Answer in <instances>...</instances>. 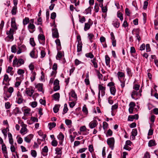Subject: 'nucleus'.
Listing matches in <instances>:
<instances>
[{
    "label": "nucleus",
    "mask_w": 158,
    "mask_h": 158,
    "mask_svg": "<svg viewBox=\"0 0 158 158\" xmlns=\"http://www.w3.org/2000/svg\"><path fill=\"white\" fill-rule=\"evenodd\" d=\"M33 137V135L32 134H30L24 138V140L26 142L29 143Z\"/></svg>",
    "instance_id": "obj_9"
},
{
    "label": "nucleus",
    "mask_w": 158,
    "mask_h": 158,
    "mask_svg": "<svg viewBox=\"0 0 158 158\" xmlns=\"http://www.w3.org/2000/svg\"><path fill=\"white\" fill-rule=\"evenodd\" d=\"M23 99L22 98L19 97L17 98V100L16 102L19 104H20L23 102Z\"/></svg>",
    "instance_id": "obj_39"
},
{
    "label": "nucleus",
    "mask_w": 158,
    "mask_h": 158,
    "mask_svg": "<svg viewBox=\"0 0 158 158\" xmlns=\"http://www.w3.org/2000/svg\"><path fill=\"white\" fill-rule=\"evenodd\" d=\"M142 92V90H140L139 92H137L136 91L133 90L131 94V98L134 99H135L134 97V96L135 95H136V96H141V92Z\"/></svg>",
    "instance_id": "obj_6"
},
{
    "label": "nucleus",
    "mask_w": 158,
    "mask_h": 158,
    "mask_svg": "<svg viewBox=\"0 0 158 158\" xmlns=\"http://www.w3.org/2000/svg\"><path fill=\"white\" fill-rule=\"evenodd\" d=\"M30 43L32 47L35 46L36 45L33 38H31L30 39Z\"/></svg>",
    "instance_id": "obj_35"
},
{
    "label": "nucleus",
    "mask_w": 158,
    "mask_h": 158,
    "mask_svg": "<svg viewBox=\"0 0 158 158\" xmlns=\"http://www.w3.org/2000/svg\"><path fill=\"white\" fill-rule=\"evenodd\" d=\"M139 30L138 28H134L132 31V34L134 35L135 34H136V33Z\"/></svg>",
    "instance_id": "obj_56"
},
{
    "label": "nucleus",
    "mask_w": 158,
    "mask_h": 158,
    "mask_svg": "<svg viewBox=\"0 0 158 158\" xmlns=\"http://www.w3.org/2000/svg\"><path fill=\"white\" fill-rule=\"evenodd\" d=\"M117 17H118L120 19V20L121 21H122L123 20V15L121 12L118 13Z\"/></svg>",
    "instance_id": "obj_50"
},
{
    "label": "nucleus",
    "mask_w": 158,
    "mask_h": 158,
    "mask_svg": "<svg viewBox=\"0 0 158 158\" xmlns=\"http://www.w3.org/2000/svg\"><path fill=\"white\" fill-rule=\"evenodd\" d=\"M43 85L42 83H38L35 86V87L38 89V91L43 92Z\"/></svg>",
    "instance_id": "obj_15"
},
{
    "label": "nucleus",
    "mask_w": 158,
    "mask_h": 158,
    "mask_svg": "<svg viewBox=\"0 0 158 158\" xmlns=\"http://www.w3.org/2000/svg\"><path fill=\"white\" fill-rule=\"evenodd\" d=\"M60 106V105H56L53 108L54 112L56 113H57L59 110V108Z\"/></svg>",
    "instance_id": "obj_24"
},
{
    "label": "nucleus",
    "mask_w": 158,
    "mask_h": 158,
    "mask_svg": "<svg viewBox=\"0 0 158 158\" xmlns=\"http://www.w3.org/2000/svg\"><path fill=\"white\" fill-rule=\"evenodd\" d=\"M99 91H102L106 90V87L102 86L101 85H98Z\"/></svg>",
    "instance_id": "obj_47"
},
{
    "label": "nucleus",
    "mask_w": 158,
    "mask_h": 158,
    "mask_svg": "<svg viewBox=\"0 0 158 158\" xmlns=\"http://www.w3.org/2000/svg\"><path fill=\"white\" fill-rule=\"evenodd\" d=\"M5 106L6 109H10L11 107V105L10 104V102H7L5 103Z\"/></svg>",
    "instance_id": "obj_41"
},
{
    "label": "nucleus",
    "mask_w": 158,
    "mask_h": 158,
    "mask_svg": "<svg viewBox=\"0 0 158 158\" xmlns=\"http://www.w3.org/2000/svg\"><path fill=\"white\" fill-rule=\"evenodd\" d=\"M24 63V61L23 59L22 58L18 59L17 58L15 57L13 61V66L14 67H18L23 64Z\"/></svg>",
    "instance_id": "obj_1"
},
{
    "label": "nucleus",
    "mask_w": 158,
    "mask_h": 158,
    "mask_svg": "<svg viewBox=\"0 0 158 158\" xmlns=\"http://www.w3.org/2000/svg\"><path fill=\"white\" fill-rule=\"evenodd\" d=\"M91 26V25L89 24V23H85V26L84 27V30L85 31H86L89 29Z\"/></svg>",
    "instance_id": "obj_26"
},
{
    "label": "nucleus",
    "mask_w": 158,
    "mask_h": 158,
    "mask_svg": "<svg viewBox=\"0 0 158 158\" xmlns=\"http://www.w3.org/2000/svg\"><path fill=\"white\" fill-rule=\"evenodd\" d=\"M15 30L12 28H10L9 31H6V34L7 36L5 38V40L9 38L10 40H14L13 34Z\"/></svg>",
    "instance_id": "obj_2"
},
{
    "label": "nucleus",
    "mask_w": 158,
    "mask_h": 158,
    "mask_svg": "<svg viewBox=\"0 0 158 158\" xmlns=\"http://www.w3.org/2000/svg\"><path fill=\"white\" fill-rule=\"evenodd\" d=\"M112 24L114 27L118 28L119 26L120 23L118 19H115L113 22Z\"/></svg>",
    "instance_id": "obj_12"
},
{
    "label": "nucleus",
    "mask_w": 158,
    "mask_h": 158,
    "mask_svg": "<svg viewBox=\"0 0 158 158\" xmlns=\"http://www.w3.org/2000/svg\"><path fill=\"white\" fill-rule=\"evenodd\" d=\"M38 39L44 42L45 40V37L42 34L39 35L38 36Z\"/></svg>",
    "instance_id": "obj_32"
},
{
    "label": "nucleus",
    "mask_w": 158,
    "mask_h": 158,
    "mask_svg": "<svg viewBox=\"0 0 158 158\" xmlns=\"http://www.w3.org/2000/svg\"><path fill=\"white\" fill-rule=\"evenodd\" d=\"M46 53L44 50H42L41 52V56L40 58H43L45 56Z\"/></svg>",
    "instance_id": "obj_63"
},
{
    "label": "nucleus",
    "mask_w": 158,
    "mask_h": 158,
    "mask_svg": "<svg viewBox=\"0 0 158 158\" xmlns=\"http://www.w3.org/2000/svg\"><path fill=\"white\" fill-rule=\"evenodd\" d=\"M2 133L3 134L5 138H6L7 137V131L6 130V129H4L2 130Z\"/></svg>",
    "instance_id": "obj_55"
},
{
    "label": "nucleus",
    "mask_w": 158,
    "mask_h": 158,
    "mask_svg": "<svg viewBox=\"0 0 158 158\" xmlns=\"http://www.w3.org/2000/svg\"><path fill=\"white\" fill-rule=\"evenodd\" d=\"M85 56L86 57L90 59H92L94 57V55L91 52L85 54Z\"/></svg>",
    "instance_id": "obj_31"
},
{
    "label": "nucleus",
    "mask_w": 158,
    "mask_h": 158,
    "mask_svg": "<svg viewBox=\"0 0 158 158\" xmlns=\"http://www.w3.org/2000/svg\"><path fill=\"white\" fill-rule=\"evenodd\" d=\"M35 51L32 50L30 53V56L32 58H36L37 57V56L35 55Z\"/></svg>",
    "instance_id": "obj_25"
},
{
    "label": "nucleus",
    "mask_w": 158,
    "mask_h": 158,
    "mask_svg": "<svg viewBox=\"0 0 158 158\" xmlns=\"http://www.w3.org/2000/svg\"><path fill=\"white\" fill-rule=\"evenodd\" d=\"M119 81L121 83V87L123 88L125 86V80H124V79H123V81L121 80V79H119Z\"/></svg>",
    "instance_id": "obj_42"
},
{
    "label": "nucleus",
    "mask_w": 158,
    "mask_h": 158,
    "mask_svg": "<svg viewBox=\"0 0 158 158\" xmlns=\"http://www.w3.org/2000/svg\"><path fill=\"white\" fill-rule=\"evenodd\" d=\"M25 91L27 96L31 97L34 92V90L32 87L30 86L28 88H26Z\"/></svg>",
    "instance_id": "obj_4"
},
{
    "label": "nucleus",
    "mask_w": 158,
    "mask_h": 158,
    "mask_svg": "<svg viewBox=\"0 0 158 158\" xmlns=\"http://www.w3.org/2000/svg\"><path fill=\"white\" fill-rule=\"evenodd\" d=\"M91 8L90 7H89L88 8L86 9L85 10V12L86 14H88L91 13Z\"/></svg>",
    "instance_id": "obj_61"
},
{
    "label": "nucleus",
    "mask_w": 158,
    "mask_h": 158,
    "mask_svg": "<svg viewBox=\"0 0 158 158\" xmlns=\"http://www.w3.org/2000/svg\"><path fill=\"white\" fill-rule=\"evenodd\" d=\"M31 154L32 156L35 158L37 156V152L35 150H32L31 151Z\"/></svg>",
    "instance_id": "obj_36"
},
{
    "label": "nucleus",
    "mask_w": 158,
    "mask_h": 158,
    "mask_svg": "<svg viewBox=\"0 0 158 158\" xmlns=\"http://www.w3.org/2000/svg\"><path fill=\"white\" fill-rule=\"evenodd\" d=\"M52 36L53 38H57L59 37V33L56 28H54L52 30Z\"/></svg>",
    "instance_id": "obj_8"
},
{
    "label": "nucleus",
    "mask_w": 158,
    "mask_h": 158,
    "mask_svg": "<svg viewBox=\"0 0 158 158\" xmlns=\"http://www.w3.org/2000/svg\"><path fill=\"white\" fill-rule=\"evenodd\" d=\"M87 149V148H86L80 149L77 152V154L79 153H82L84 152L85 151V150H86Z\"/></svg>",
    "instance_id": "obj_37"
},
{
    "label": "nucleus",
    "mask_w": 158,
    "mask_h": 158,
    "mask_svg": "<svg viewBox=\"0 0 158 158\" xmlns=\"http://www.w3.org/2000/svg\"><path fill=\"white\" fill-rule=\"evenodd\" d=\"M17 49L15 45H13L11 48V51L13 53H15L16 52Z\"/></svg>",
    "instance_id": "obj_48"
},
{
    "label": "nucleus",
    "mask_w": 158,
    "mask_h": 158,
    "mask_svg": "<svg viewBox=\"0 0 158 158\" xmlns=\"http://www.w3.org/2000/svg\"><path fill=\"white\" fill-rule=\"evenodd\" d=\"M14 112L15 115L17 114H20L21 113V112L20 110L19 107H16L14 110Z\"/></svg>",
    "instance_id": "obj_29"
},
{
    "label": "nucleus",
    "mask_w": 158,
    "mask_h": 158,
    "mask_svg": "<svg viewBox=\"0 0 158 158\" xmlns=\"http://www.w3.org/2000/svg\"><path fill=\"white\" fill-rule=\"evenodd\" d=\"M56 123L54 122L49 123L48 124L49 129L51 130L54 127L56 126Z\"/></svg>",
    "instance_id": "obj_20"
},
{
    "label": "nucleus",
    "mask_w": 158,
    "mask_h": 158,
    "mask_svg": "<svg viewBox=\"0 0 158 158\" xmlns=\"http://www.w3.org/2000/svg\"><path fill=\"white\" fill-rule=\"evenodd\" d=\"M30 110L29 109H27L24 110V114L25 116H27L29 114Z\"/></svg>",
    "instance_id": "obj_43"
},
{
    "label": "nucleus",
    "mask_w": 158,
    "mask_h": 158,
    "mask_svg": "<svg viewBox=\"0 0 158 158\" xmlns=\"http://www.w3.org/2000/svg\"><path fill=\"white\" fill-rule=\"evenodd\" d=\"M57 137L58 139L60 140L59 143L60 144H61L62 143L63 141L64 140V136L63 133L60 132L59 135L57 136Z\"/></svg>",
    "instance_id": "obj_10"
},
{
    "label": "nucleus",
    "mask_w": 158,
    "mask_h": 158,
    "mask_svg": "<svg viewBox=\"0 0 158 158\" xmlns=\"http://www.w3.org/2000/svg\"><path fill=\"white\" fill-rule=\"evenodd\" d=\"M115 140L114 137H111L107 139V143L112 150L114 149Z\"/></svg>",
    "instance_id": "obj_3"
},
{
    "label": "nucleus",
    "mask_w": 158,
    "mask_h": 158,
    "mask_svg": "<svg viewBox=\"0 0 158 158\" xmlns=\"http://www.w3.org/2000/svg\"><path fill=\"white\" fill-rule=\"evenodd\" d=\"M89 151L91 153H92L94 151L93 147L92 145H90L89 146L88 148Z\"/></svg>",
    "instance_id": "obj_59"
},
{
    "label": "nucleus",
    "mask_w": 158,
    "mask_h": 158,
    "mask_svg": "<svg viewBox=\"0 0 158 158\" xmlns=\"http://www.w3.org/2000/svg\"><path fill=\"white\" fill-rule=\"evenodd\" d=\"M126 71L129 77H131L132 75V73L131 72V69L129 67H127L126 68Z\"/></svg>",
    "instance_id": "obj_27"
},
{
    "label": "nucleus",
    "mask_w": 158,
    "mask_h": 158,
    "mask_svg": "<svg viewBox=\"0 0 158 158\" xmlns=\"http://www.w3.org/2000/svg\"><path fill=\"white\" fill-rule=\"evenodd\" d=\"M135 37L136 38V39L138 40L139 42L141 39L139 36V30L137 32V33H136Z\"/></svg>",
    "instance_id": "obj_34"
},
{
    "label": "nucleus",
    "mask_w": 158,
    "mask_h": 158,
    "mask_svg": "<svg viewBox=\"0 0 158 158\" xmlns=\"http://www.w3.org/2000/svg\"><path fill=\"white\" fill-rule=\"evenodd\" d=\"M3 81H4L6 82H8L10 81L8 76L7 74H5L4 75Z\"/></svg>",
    "instance_id": "obj_45"
},
{
    "label": "nucleus",
    "mask_w": 158,
    "mask_h": 158,
    "mask_svg": "<svg viewBox=\"0 0 158 158\" xmlns=\"http://www.w3.org/2000/svg\"><path fill=\"white\" fill-rule=\"evenodd\" d=\"M82 110L84 113H85L86 114H88V111L87 109V108L85 105H84L83 106Z\"/></svg>",
    "instance_id": "obj_51"
},
{
    "label": "nucleus",
    "mask_w": 158,
    "mask_h": 158,
    "mask_svg": "<svg viewBox=\"0 0 158 158\" xmlns=\"http://www.w3.org/2000/svg\"><path fill=\"white\" fill-rule=\"evenodd\" d=\"M18 47L21 49V50H22L23 51H25L26 50V48L25 46L24 45H18Z\"/></svg>",
    "instance_id": "obj_44"
},
{
    "label": "nucleus",
    "mask_w": 158,
    "mask_h": 158,
    "mask_svg": "<svg viewBox=\"0 0 158 158\" xmlns=\"http://www.w3.org/2000/svg\"><path fill=\"white\" fill-rule=\"evenodd\" d=\"M144 158H150V154L148 152H147L145 153L144 155Z\"/></svg>",
    "instance_id": "obj_64"
},
{
    "label": "nucleus",
    "mask_w": 158,
    "mask_h": 158,
    "mask_svg": "<svg viewBox=\"0 0 158 158\" xmlns=\"http://www.w3.org/2000/svg\"><path fill=\"white\" fill-rule=\"evenodd\" d=\"M156 145L155 140H150L148 143V146L149 147H152L153 146H155Z\"/></svg>",
    "instance_id": "obj_16"
},
{
    "label": "nucleus",
    "mask_w": 158,
    "mask_h": 158,
    "mask_svg": "<svg viewBox=\"0 0 158 158\" xmlns=\"http://www.w3.org/2000/svg\"><path fill=\"white\" fill-rule=\"evenodd\" d=\"M137 132L136 129H133L131 132V135L136 136L137 135Z\"/></svg>",
    "instance_id": "obj_53"
},
{
    "label": "nucleus",
    "mask_w": 158,
    "mask_h": 158,
    "mask_svg": "<svg viewBox=\"0 0 158 158\" xmlns=\"http://www.w3.org/2000/svg\"><path fill=\"white\" fill-rule=\"evenodd\" d=\"M98 124V122L96 120H94L91 122L89 124V126L91 129L95 127Z\"/></svg>",
    "instance_id": "obj_7"
},
{
    "label": "nucleus",
    "mask_w": 158,
    "mask_h": 158,
    "mask_svg": "<svg viewBox=\"0 0 158 158\" xmlns=\"http://www.w3.org/2000/svg\"><path fill=\"white\" fill-rule=\"evenodd\" d=\"M10 149L11 151L12 152H15V146L14 145V144H11Z\"/></svg>",
    "instance_id": "obj_58"
},
{
    "label": "nucleus",
    "mask_w": 158,
    "mask_h": 158,
    "mask_svg": "<svg viewBox=\"0 0 158 158\" xmlns=\"http://www.w3.org/2000/svg\"><path fill=\"white\" fill-rule=\"evenodd\" d=\"M17 10V6H14L11 11V13L12 15H15L16 14Z\"/></svg>",
    "instance_id": "obj_30"
},
{
    "label": "nucleus",
    "mask_w": 158,
    "mask_h": 158,
    "mask_svg": "<svg viewBox=\"0 0 158 158\" xmlns=\"http://www.w3.org/2000/svg\"><path fill=\"white\" fill-rule=\"evenodd\" d=\"M16 139H17V142L19 144H20L22 143L23 140L21 137H19V136H17Z\"/></svg>",
    "instance_id": "obj_40"
},
{
    "label": "nucleus",
    "mask_w": 158,
    "mask_h": 158,
    "mask_svg": "<svg viewBox=\"0 0 158 158\" xmlns=\"http://www.w3.org/2000/svg\"><path fill=\"white\" fill-rule=\"evenodd\" d=\"M105 58L106 65L110 67V58L108 55H106L105 56Z\"/></svg>",
    "instance_id": "obj_13"
},
{
    "label": "nucleus",
    "mask_w": 158,
    "mask_h": 158,
    "mask_svg": "<svg viewBox=\"0 0 158 158\" xmlns=\"http://www.w3.org/2000/svg\"><path fill=\"white\" fill-rule=\"evenodd\" d=\"M56 14L55 12H53L51 14V18L52 19H54L56 18Z\"/></svg>",
    "instance_id": "obj_62"
},
{
    "label": "nucleus",
    "mask_w": 158,
    "mask_h": 158,
    "mask_svg": "<svg viewBox=\"0 0 158 158\" xmlns=\"http://www.w3.org/2000/svg\"><path fill=\"white\" fill-rule=\"evenodd\" d=\"M112 131L110 129H109L106 134V137L111 136L112 135Z\"/></svg>",
    "instance_id": "obj_38"
},
{
    "label": "nucleus",
    "mask_w": 158,
    "mask_h": 158,
    "mask_svg": "<svg viewBox=\"0 0 158 158\" xmlns=\"http://www.w3.org/2000/svg\"><path fill=\"white\" fill-rule=\"evenodd\" d=\"M77 52H79L81 51L82 47V43H78L77 44Z\"/></svg>",
    "instance_id": "obj_19"
},
{
    "label": "nucleus",
    "mask_w": 158,
    "mask_h": 158,
    "mask_svg": "<svg viewBox=\"0 0 158 158\" xmlns=\"http://www.w3.org/2000/svg\"><path fill=\"white\" fill-rule=\"evenodd\" d=\"M79 18V22L82 23L85 22V19L84 16H83L81 18V16L80 15H78Z\"/></svg>",
    "instance_id": "obj_28"
},
{
    "label": "nucleus",
    "mask_w": 158,
    "mask_h": 158,
    "mask_svg": "<svg viewBox=\"0 0 158 158\" xmlns=\"http://www.w3.org/2000/svg\"><path fill=\"white\" fill-rule=\"evenodd\" d=\"M94 9L96 12L97 13L98 11L99 8L98 3H95V6H94Z\"/></svg>",
    "instance_id": "obj_54"
},
{
    "label": "nucleus",
    "mask_w": 158,
    "mask_h": 158,
    "mask_svg": "<svg viewBox=\"0 0 158 158\" xmlns=\"http://www.w3.org/2000/svg\"><path fill=\"white\" fill-rule=\"evenodd\" d=\"M24 73V71L23 70L19 69L17 71V73L19 75H22Z\"/></svg>",
    "instance_id": "obj_52"
},
{
    "label": "nucleus",
    "mask_w": 158,
    "mask_h": 158,
    "mask_svg": "<svg viewBox=\"0 0 158 158\" xmlns=\"http://www.w3.org/2000/svg\"><path fill=\"white\" fill-rule=\"evenodd\" d=\"M29 23V19L28 17H25L23 19V23L24 26L26 25Z\"/></svg>",
    "instance_id": "obj_18"
},
{
    "label": "nucleus",
    "mask_w": 158,
    "mask_h": 158,
    "mask_svg": "<svg viewBox=\"0 0 158 158\" xmlns=\"http://www.w3.org/2000/svg\"><path fill=\"white\" fill-rule=\"evenodd\" d=\"M62 148H60L57 147L55 149L56 154L57 155L59 156L60 157L62 155Z\"/></svg>",
    "instance_id": "obj_11"
},
{
    "label": "nucleus",
    "mask_w": 158,
    "mask_h": 158,
    "mask_svg": "<svg viewBox=\"0 0 158 158\" xmlns=\"http://www.w3.org/2000/svg\"><path fill=\"white\" fill-rule=\"evenodd\" d=\"M57 142L56 140H54L52 142V145L54 147H56L57 145Z\"/></svg>",
    "instance_id": "obj_60"
},
{
    "label": "nucleus",
    "mask_w": 158,
    "mask_h": 158,
    "mask_svg": "<svg viewBox=\"0 0 158 158\" xmlns=\"http://www.w3.org/2000/svg\"><path fill=\"white\" fill-rule=\"evenodd\" d=\"M31 73L32 75L30 77V78L31 81L32 82L35 79L36 73L35 72H34L33 71H31Z\"/></svg>",
    "instance_id": "obj_21"
},
{
    "label": "nucleus",
    "mask_w": 158,
    "mask_h": 158,
    "mask_svg": "<svg viewBox=\"0 0 158 158\" xmlns=\"http://www.w3.org/2000/svg\"><path fill=\"white\" fill-rule=\"evenodd\" d=\"M42 152L47 153L48 152V147L47 146H45L44 148L42 149Z\"/></svg>",
    "instance_id": "obj_49"
},
{
    "label": "nucleus",
    "mask_w": 158,
    "mask_h": 158,
    "mask_svg": "<svg viewBox=\"0 0 158 158\" xmlns=\"http://www.w3.org/2000/svg\"><path fill=\"white\" fill-rule=\"evenodd\" d=\"M118 80L120 79L119 77H125V75L124 73L121 72H118L117 73Z\"/></svg>",
    "instance_id": "obj_23"
},
{
    "label": "nucleus",
    "mask_w": 158,
    "mask_h": 158,
    "mask_svg": "<svg viewBox=\"0 0 158 158\" xmlns=\"http://www.w3.org/2000/svg\"><path fill=\"white\" fill-rule=\"evenodd\" d=\"M27 29L31 33H33L35 30V27L34 24L29 23L27 26Z\"/></svg>",
    "instance_id": "obj_5"
},
{
    "label": "nucleus",
    "mask_w": 158,
    "mask_h": 158,
    "mask_svg": "<svg viewBox=\"0 0 158 158\" xmlns=\"http://www.w3.org/2000/svg\"><path fill=\"white\" fill-rule=\"evenodd\" d=\"M27 129L26 128V125H24L21 128L20 131V133L24 135L25 133V132H27Z\"/></svg>",
    "instance_id": "obj_14"
},
{
    "label": "nucleus",
    "mask_w": 158,
    "mask_h": 158,
    "mask_svg": "<svg viewBox=\"0 0 158 158\" xmlns=\"http://www.w3.org/2000/svg\"><path fill=\"white\" fill-rule=\"evenodd\" d=\"M70 94H71V96L73 98L75 99H77V95L74 90H72Z\"/></svg>",
    "instance_id": "obj_22"
},
{
    "label": "nucleus",
    "mask_w": 158,
    "mask_h": 158,
    "mask_svg": "<svg viewBox=\"0 0 158 158\" xmlns=\"http://www.w3.org/2000/svg\"><path fill=\"white\" fill-rule=\"evenodd\" d=\"M53 96L55 100H58L60 98V94L58 93H56L53 95Z\"/></svg>",
    "instance_id": "obj_33"
},
{
    "label": "nucleus",
    "mask_w": 158,
    "mask_h": 158,
    "mask_svg": "<svg viewBox=\"0 0 158 158\" xmlns=\"http://www.w3.org/2000/svg\"><path fill=\"white\" fill-rule=\"evenodd\" d=\"M55 42L57 45V47H60L61 45L60 42V40L59 39H57L55 40Z\"/></svg>",
    "instance_id": "obj_57"
},
{
    "label": "nucleus",
    "mask_w": 158,
    "mask_h": 158,
    "mask_svg": "<svg viewBox=\"0 0 158 158\" xmlns=\"http://www.w3.org/2000/svg\"><path fill=\"white\" fill-rule=\"evenodd\" d=\"M2 152L7 151V148L6 145L4 143L2 144Z\"/></svg>",
    "instance_id": "obj_46"
},
{
    "label": "nucleus",
    "mask_w": 158,
    "mask_h": 158,
    "mask_svg": "<svg viewBox=\"0 0 158 158\" xmlns=\"http://www.w3.org/2000/svg\"><path fill=\"white\" fill-rule=\"evenodd\" d=\"M110 91L112 95L114 96L115 95L116 93V89L114 86L110 87Z\"/></svg>",
    "instance_id": "obj_17"
}]
</instances>
